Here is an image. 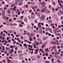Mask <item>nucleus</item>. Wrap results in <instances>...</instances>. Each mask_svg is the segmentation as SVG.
Wrapping results in <instances>:
<instances>
[{
  "label": "nucleus",
  "instance_id": "58",
  "mask_svg": "<svg viewBox=\"0 0 63 63\" xmlns=\"http://www.w3.org/2000/svg\"><path fill=\"white\" fill-rule=\"evenodd\" d=\"M2 24L4 25H6V22H4Z\"/></svg>",
  "mask_w": 63,
  "mask_h": 63
},
{
  "label": "nucleus",
  "instance_id": "2",
  "mask_svg": "<svg viewBox=\"0 0 63 63\" xmlns=\"http://www.w3.org/2000/svg\"><path fill=\"white\" fill-rule=\"evenodd\" d=\"M39 4H41L43 7L44 6L46 5V3L44 2H40L39 3Z\"/></svg>",
  "mask_w": 63,
  "mask_h": 63
},
{
  "label": "nucleus",
  "instance_id": "24",
  "mask_svg": "<svg viewBox=\"0 0 63 63\" xmlns=\"http://www.w3.org/2000/svg\"><path fill=\"white\" fill-rule=\"evenodd\" d=\"M23 45L26 48H27V44H24Z\"/></svg>",
  "mask_w": 63,
  "mask_h": 63
},
{
  "label": "nucleus",
  "instance_id": "7",
  "mask_svg": "<svg viewBox=\"0 0 63 63\" xmlns=\"http://www.w3.org/2000/svg\"><path fill=\"white\" fill-rule=\"evenodd\" d=\"M23 4V3L22 2H20V3H19L18 4V5L19 6H21Z\"/></svg>",
  "mask_w": 63,
  "mask_h": 63
},
{
  "label": "nucleus",
  "instance_id": "51",
  "mask_svg": "<svg viewBox=\"0 0 63 63\" xmlns=\"http://www.w3.org/2000/svg\"><path fill=\"white\" fill-rule=\"evenodd\" d=\"M13 33L15 34H16V32H13Z\"/></svg>",
  "mask_w": 63,
  "mask_h": 63
},
{
  "label": "nucleus",
  "instance_id": "37",
  "mask_svg": "<svg viewBox=\"0 0 63 63\" xmlns=\"http://www.w3.org/2000/svg\"><path fill=\"white\" fill-rule=\"evenodd\" d=\"M46 38L45 37H44L43 38V39L44 40H46Z\"/></svg>",
  "mask_w": 63,
  "mask_h": 63
},
{
  "label": "nucleus",
  "instance_id": "16",
  "mask_svg": "<svg viewBox=\"0 0 63 63\" xmlns=\"http://www.w3.org/2000/svg\"><path fill=\"white\" fill-rule=\"evenodd\" d=\"M20 2V0H15V3H17L19 2Z\"/></svg>",
  "mask_w": 63,
  "mask_h": 63
},
{
  "label": "nucleus",
  "instance_id": "52",
  "mask_svg": "<svg viewBox=\"0 0 63 63\" xmlns=\"http://www.w3.org/2000/svg\"><path fill=\"white\" fill-rule=\"evenodd\" d=\"M23 16H21V17H20V18L21 19H22L23 18Z\"/></svg>",
  "mask_w": 63,
  "mask_h": 63
},
{
  "label": "nucleus",
  "instance_id": "38",
  "mask_svg": "<svg viewBox=\"0 0 63 63\" xmlns=\"http://www.w3.org/2000/svg\"><path fill=\"white\" fill-rule=\"evenodd\" d=\"M5 38L4 37H2V38L1 39V40H5Z\"/></svg>",
  "mask_w": 63,
  "mask_h": 63
},
{
  "label": "nucleus",
  "instance_id": "53",
  "mask_svg": "<svg viewBox=\"0 0 63 63\" xmlns=\"http://www.w3.org/2000/svg\"><path fill=\"white\" fill-rule=\"evenodd\" d=\"M51 5H49V9H51Z\"/></svg>",
  "mask_w": 63,
  "mask_h": 63
},
{
  "label": "nucleus",
  "instance_id": "6",
  "mask_svg": "<svg viewBox=\"0 0 63 63\" xmlns=\"http://www.w3.org/2000/svg\"><path fill=\"white\" fill-rule=\"evenodd\" d=\"M31 58H32V60L33 61H34V60H35V58L34 56H32L31 57Z\"/></svg>",
  "mask_w": 63,
  "mask_h": 63
},
{
  "label": "nucleus",
  "instance_id": "60",
  "mask_svg": "<svg viewBox=\"0 0 63 63\" xmlns=\"http://www.w3.org/2000/svg\"><path fill=\"white\" fill-rule=\"evenodd\" d=\"M11 52H14V50L13 49H12L11 50Z\"/></svg>",
  "mask_w": 63,
  "mask_h": 63
},
{
  "label": "nucleus",
  "instance_id": "64",
  "mask_svg": "<svg viewBox=\"0 0 63 63\" xmlns=\"http://www.w3.org/2000/svg\"><path fill=\"white\" fill-rule=\"evenodd\" d=\"M20 14V11L18 13V15H19Z\"/></svg>",
  "mask_w": 63,
  "mask_h": 63
},
{
  "label": "nucleus",
  "instance_id": "62",
  "mask_svg": "<svg viewBox=\"0 0 63 63\" xmlns=\"http://www.w3.org/2000/svg\"><path fill=\"white\" fill-rule=\"evenodd\" d=\"M18 49L17 48V47H15V50H17Z\"/></svg>",
  "mask_w": 63,
  "mask_h": 63
},
{
  "label": "nucleus",
  "instance_id": "23",
  "mask_svg": "<svg viewBox=\"0 0 63 63\" xmlns=\"http://www.w3.org/2000/svg\"><path fill=\"white\" fill-rule=\"evenodd\" d=\"M16 6H15L14 7V8H13V10L14 11H16Z\"/></svg>",
  "mask_w": 63,
  "mask_h": 63
},
{
  "label": "nucleus",
  "instance_id": "39",
  "mask_svg": "<svg viewBox=\"0 0 63 63\" xmlns=\"http://www.w3.org/2000/svg\"><path fill=\"white\" fill-rule=\"evenodd\" d=\"M35 43H36V45H39V42H36Z\"/></svg>",
  "mask_w": 63,
  "mask_h": 63
},
{
  "label": "nucleus",
  "instance_id": "4",
  "mask_svg": "<svg viewBox=\"0 0 63 63\" xmlns=\"http://www.w3.org/2000/svg\"><path fill=\"white\" fill-rule=\"evenodd\" d=\"M62 14V12L60 11L57 14V15L58 16H60L61 15V14Z\"/></svg>",
  "mask_w": 63,
  "mask_h": 63
},
{
  "label": "nucleus",
  "instance_id": "12",
  "mask_svg": "<svg viewBox=\"0 0 63 63\" xmlns=\"http://www.w3.org/2000/svg\"><path fill=\"white\" fill-rule=\"evenodd\" d=\"M45 16L44 15H42L41 16L42 18V19H45Z\"/></svg>",
  "mask_w": 63,
  "mask_h": 63
},
{
  "label": "nucleus",
  "instance_id": "18",
  "mask_svg": "<svg viewBox=\"0 0 63 63\" xmlns=\"http://www.w3.org/2000/svg\"><path fill=\"white\" fill-rule=\"evenodd\" d=\"M24 21L26 22H27V18H24Z\"/></svg>",
  "mask_w": 63,
  "mask_h": 63
},
{
  "label": "nucleus",
  "instance_id": "26",
  "mask_svg": "<svg viewBox=\"0 0 63 63\" xmlns=\"http://www.w3.org/2000/svg\"><path fill=\"white\" fill-rule=\"evenodd\" d=\"M2 50L3 51H4L5 50V47L4 46H3L2 47Z\"/></svg>",
  "mask_w": 63,
  "mask_h": 63
},
{
  "label": "nucleus",
  "instance_id": "30",
  "mask_svg": "<svg viewBox=\"0 0 63 63\" xmlns=\"http://www.w3.org/2000/svg\"><path fill=\"white\" fill-rule=\"evenodd\" d=\"M58 2L59 3V2H61L62 3H63V1H60L59 0H58Z\"/></svg>",
  "mask_w": 63,
  "mask_h": 63
},
{
  "label": "nucleus",
  "instance_id": "33",
  "mask_svg": "<svg viewBox=\"0 0 63 63\" xmlns=\"http://www.w3.org/2000/svg\"><path fill=\"white\" fill-rule=\"evenodd\" d=\"M10 48H12V49H14V48L13 46L11 45L10 46Z\"/></svg>",
  "mask_w": 63,
  "mask_h": 63
},
{
  "label": "nucleus",
  "instance_id": "46",
  "mask_svg": "<svg viewBox=\"0 0 63 63\" xmlns=\"http://www.w3.org/2000/svg\"><path fill=\"white\" fill-rule=\"evenodd\" d=\"M6 62V61L4 60H3L2 61V62L4 63H5Z\"/></svg>",
  "mask_w": 63,
  "mask_h": 63
},
{
  "label": "nucleus",
  "instance_id": "22",
  "mask_svg": "<svg viewBox=\"0 0 63 63\" xmlns=\"http://www.w3.org/2000/svg\"><path fill=\"white\" fill-rule=\"evenodd\" d=\"M10 12H11V11L10 9H9V10H8L7 11V13H8V14H10Z\"/></svg>",
  "mask_w": 63,
  "mask_h": 63
},
{
  "label": "nucleus",
  "instance_id": "3",
  "mask_svg": "<svg viewBox=\"0 0 63 63\" xmlns=\"http://www.w3.org/2000/svg\"><path fill=\"white\" fill-rule=\"evenodd\" d=\"M41 23H38V27L39 28H41L42 27L41 25H40Z\"/></svg>",
  "mask_w": 63,
  "mask_h": 63
},
{
  "label": "nucleus",
  "instance_id": "44",
  "mask_svg": "<svg viewBox=\"0 0 63 63\" xmlns=\"http://www.w3.org/2000/svg\"><path fill=\"white\" fill-rule=\"evenodd\" d=\"M33 40H36V37H34L33 38Z\"/></svg>",
  "mask_w": 63,
  "mask_h": 63
},
{
  "label": "nucleus",
  "instance_id": "57",
  "mask_svg": "<svg viewBox=\"0 0 63 63\" xmlns=\"http://www.w3.org/2000/svg\"><path fill=\"white\" fill-rule=\"evenodd\" d=\"M3 26L2 25H1L0 26V28H2V27H3Z\"/></svg>",
  "mask_w": 63,
  "mask_h": 63
},
{
  "label": "nucleus",
  "instance_id": "27",
  "mask_svg": "<svg viewBox=\"0 0 63 63\" xmlns=\"http://www.w3.org/2000/svg\"><path fill=\"white\" fill-rule=\"evenodd\" d=\"M19 58L20 60H22L23 59V58L22 56L20 57V58Z\"/></svg>",
  "mask_w": 63,
  "mask_h": 63
},
{
  "label": "nucleus",
  "instance_id": "48",
  "mask_svg": "<svg viewBox=\"0 0 63 63\" xmlns=\"http://www.w3.org/2000/svg\"><path fill=\"white\" fill-rule=\"evenodd\" d=\"M8 58H8V57H7V60L8 61V63H9V60H8Z\"/></svg>",
  "mask_w": 63,
  "mask_h": 63
},
{
  "label": "nucleus",
  "instance_id": "56",
  "mask_svg": "<svg viewBox=\"0 0 63 63\" xmlns=\"http://www.w3.org/2000/svg\"><path fill=\"white\" fill-rule=\"evenodd\" d=\"M23 55V54H20L19 55V56H20V57H21V56H22Z\"/></svg>",
  "mask_w": 63,
  "mask_h": 63
},
{
  "label": "nucleus",
  "instance_id": "55",
  "mask_svg": "<svg viewBox=\"0 0 63 63\" xmlns=\"http://www.w3.org/2000/svg\"><path fill=\"white\" fill-rule=\"evenodd\" d=\"M52 3L53 5H54L55 4V2H52Z\"/></svg>",
  "mask_w": 63,
  "mask_h": 63
},
{
  "label": "nucleus",
  "instance_id": "25",
  "mask_svg": "<svg viewBox=\"0 0 63 63\" xmlns=\"http://www.w3.org/2000/svg\"><path fill=\"white\" fill-rule=\"evenodd\" d=\"M39 32V33L41 34H43V33H42V30H40Z\"/></svg>",
  "mask_w": 63,
  "mask_h": 63
},
{
  "label": "nucleus",
  "instance_id": "31",
  "mask_svg": "<svg viewBox=\"0 0 63 63\" xmlns=\"http://www.w3.org/2000/svg\"><path fill=\"white\" fill-rule=\"evenodd\" d=\"M57 42H53V44L54 45H57Z\"/></svg>",
  "mask_w": 63,
  "mask_h": 63
},
{
  "label": "nucleus",
  "instance_id": "21",
  "mask_svg": "<svg viewBox=\"0 0 63 63\" xmlns=\"http://www.w3.org/2000/svg\"><path fill=\"white\" fill-rule=\"evenodd\" d=\"M6 50L8 51H9L10 50V48H7V47H6Z\"/></svg>",
  "mask_w": 63,
  "mask_h": 63
},
{
  "label": "nucleus",
  "instance_id": "10",
  "mask_svg": "<svg viewBox=\"0 0 63 63\" xmlns=\"http://www.w3.org/2000/svg\"><path fill=\"white\" fill-rule=\"evenodd\" d=\"M43 9H44L45 10H46L47 8V7L46 6H44L43 7Z\"/></svg>",
  "mask_w": 63,
  "mask_h": 63
},
{
  "label": "nucleus",
  "instance_id": "14",
  "mask_svg": "<svg viewBox=\"0 0 63 63\" xmlns=\"http://www.w3.org/2000/svg\"><path fill=\"white\" fill-rule=\"evenodd\" d=\"M35 2L33 1V2H31V4L32 5H33L35 4Z\"/></svg>",
  "mask_w": 63,
  "mask_h": 63
},
{
  "label": "nucleus",
  "instance_id": "47",
  "mask_svg": "<svg viewBox=\"0 0 63 63\" xmlns=\"http://www.w3.org/2000/svg\"><path fill=\"white\" fill-rule=\"evenodd\" d=\"M43 44V42H39V44L40 45H42Z\"/></svg>",
  "mask_w": 63,
  "mask_h": 63
},
{
  "label": "nucleus",
  "instance_id": "50",
  "mask_svg": "<svg viewBox=\"0 0 63 63\" xmlns=\"http://www.w3.org/2000/svg\"><path fill=\"white\" fill-rule=\"evenodd\" d=\"M17 26V24L16 23H14L13 24V26Z\"/></svg>",
  "mask_w": 63,
  "mask_h": 63
},
{
  "label": "nucleus",
  "instance_id": "13",
  "mask_svg": "<svg viewBox=\"0 0 63 63\" xmlns=\"http://www.w3.org/2000/svg\"><path fill=\"white\" fill-rule=\"evenodd\" d=\"M45 51H47V52H50V51L49 50L48 48H46L45 49Z\"/></svg>",
  "mask_w": 63,
  "mask_h": 63
},
{
  "label": "nucleus",
  "instance_id": "41",
  "mask_svg": "<svg viewBox=\"0 0 63 63\" xmlns=\"http://www.w3.org/2000/svg\"><path fill=\"white\" fill-rule=\"evenodd\" d=\"M25 7L26 8H28V4H26V6H25Z\"/></svg>",
  "mask_w": 63,
  "mask_h": 63
},
{
  "label": "nucleus",
  "instance_id": "49",
  "mask_svg": "<svg viewBox=\"0 0 63 63\" xmlns=\"http://www.w3.org/2000/svg\"><path fill=\"white\" fill-rule=\"evenodd\" d=\"M52 28L53 29L55 28V26H52Z\"/></svg>",
  "mask_w": 63,
  "mask_h": 63
},
{
  "label": "nucleus",
  "instance_id": "61",
  "mask_svg": "<svg viewBox=\"0 0 63 63\" xmlns=\"http://www.w3.org/2000/svg\"><path fill=\"white\" fill-rule=\"evenodd\" d=\"M20 26L21 27H23V26L21 24H20Z\"/></svg>",
  "mask_w": 63,
  "mask_h": 63
},
{
  "label": "nucleus",
  "instance_id": "1",
  "mask_svg": "<svg viewBox=\"0 0 63 63\" xmlns=\"http://www.w3.org/2000/svg\"><path fill=\"white\" fill-rule=\"evenodd\" d=\"M52 54L53 55H54L55 54V55H57V54H59V52H58L56 50H55V52H52Z\"/></svg>",
  "mask_w": 63,
  "mask_h": 63
},
{
  "label": "nucleus",
  "instance_id": "63",
  "mask_svg": "<svg viewBox=\"0 0 63 63\" xmlns=\"http://www.w3.org/2000/svg\"><path fill=\"white\" fill-rule=\"evenodd\" d=\"M50 44H53V42L52 41H51L50 42Z\"/></svg>",
  "mask_w": 63,
  "mask_h": 63
},
{
  "label": "nucleus",
  "instance_id": "19",
  "mask_svg": "<svg viewBox=\"0 0 63 63\" xmlns=\"http://www.w3.org/2000/svg\"><path fill=\"white\" fill-rule=\"evenodd\" d=\"M34 45L33 48H37V47L36 46V44H35L34 43V45Z\"/></svg>",
  "mask_w": 63,
  "mask_h": 63
},
{
  "label": "nucleus",
  "instance_id": "43",
  "mask_svg": "<svg viewBox=\"0 0 63 63\" xmlns=\"http://www.w3.org/2000/svg\"><path fill=\"white\" fill-rule=\"evenodd\" d=\"M18 62L16 61H14V63H17Z\"/></svg>",
  "mask_w": 63,
  "mask_h": 63
},
{
  "label": "nucleus",
  "instance_id": "54",
  "mask_svg": "<svg viewBox=\"0 0 63 63\" xmlns=\"http://www.w3.org/2000/svg\"><path fill=\"white\" fill-rule=\"evenodd\" d=\"M7 9V8L6 7H5L4 8V9L5 10H6V9Z\"/></svg>",
  "mask_w": 63,
  "mask_h": 63
},
{
  "label": "nucleus",
  "instance_id": "59",
  "mask_svg": "<svg viewBox=\"0 0 63 63\" xmlns=\"http://www.w3.org/2000/svg\"><path fill=\"white\" fill-rule=\"evenodd\" d=\"M9 39V37H7V40H8Z\"/></svg>",
  "mask_w": 63,
  "mask_h": 63
},
{
  "label": "nucleus",
  "instance_id": "9",
  "mask_svg": "<svg viewBox=\"0 0 63 63\" xmlns=\"http://www.w3.org/2000/svg\"><path fill=\"white\" fill-rule=\"evenodd\" d=\"M57 16V15L56 14H54L52 15V17L54 18H56Z\"/></svg>",
  "mask_w": 63,
  "mask_h": 63
},
{
  "label": "nucleus",
  "instance_id": "15",
  "mask_svg": "<svg viewBox=\"0 0 63 63\" xmlns=\"http://www.w3.org/2000/svg\"><path fill=\"white\" fill-rule=\"evenodd\" d=\"M22 51L21 50H18V53H22Z\"/></svg>",
  "mask_w": 63,
  "mask_h": 63
},
{
  "label": "nucleus",
  "instance_id": "35",
  "mask_svg": "<svg viewBox=\"0 0 63 63\" xmlns=\"http://www.w3.org/2000/svg\"><path fill=\"white\" fill-rule=\"evenodd\" d=\"M5 10H3L2 11V14H4V13H5Z\"/></svg>",
  "mask_w": 63,
  "mask_h": 63
},
{
  "label": "nucleus",
  "instance_id": "20",
  "mask_svg": "<svg viewBox=\"0 0 63 63\" xmlns=\"http://www.w3.org/2000/svg\"><path fill=\"white\" fill-rule=\"evenodd\" d=\"M29 40L30 41H32L33 40V39H32V38L30 37L29 38Z\"/></svg>",
  "mask_w": 63,
  "mask_h": 63
},
{
  "label": "nucleus",
  "instance_id": "5",
  "mask_svg": "<svg viewBox=\"0 0 63 63\" xmlns=\"http://www.w3.org/2000/svg\"><path fill=\"white\" fill-rule=\"evenodd\" d=\"M50 28H46L45 29V31H46V32H47L48 31V30H50Z\"/></svg>",
  "mask_w": 63,
  "mask_h": 63
},
{
  "label": "nucleus",
  "instance_id": "36",
  "mask_svg": "<svg viewBox=\"0 0 63 63\" xmlns=\"http://www.w3.org/2000/svg\"><path fill=\"white\" fill-rule=\"evenodd\" d=\"M37 11L38 12H39L40 11V10L39 9H38L37 10Z\"/></svg>",
  "mask_w": 63,
  "mask_h": 63
},
{
  "label": "nucleus",
  "instance_id": "29",
  "mask_svg": "<svg viewBox=\"0 0 63 63\" xmlns=\"http://www.w3.org/2000/svg\"><path fill=\"white\" fill-rule=\"evenodd\" d=\"M49 32H52V29H50L49 30Z\"/></svg>",
  "mask_w": 63,
  "mask_h": 63
},
{
  "label": "nucleus",
  "instance_id": "17",
  "mask_svg": "<svg viewBox=\"0 0 63 63\" xmlns=\"http://www.w3.org/2000/svg\"><path fill=\"white\" fill-rule=\"evenodd\" d=\"M31 47V46H30V45L29 46H28V47L29 48V50H32L31 48H30Z\"/></svg>",
  "mask_w": 63,
  "mask_h": 63
},
{
  "label": "nucleus",
  "instance_id": "32",
  "mask_svg": "<svg viewBox=\"0 0 63 63\" xmlns=\"http://www.w3.org/2000/svg\"><path fill=\"white\" fill-rule=\"evenodd\" d=\"M27 43H29L30 44H31L32 43V42H31L30 41H28L27 42Z\"/></svg>",
  "mask_w": 63,
  "mask_h": 63
},
{
  "label": "nucleus",
  "instance_id": "45",
  "mask_svg": "<svg viewBox=\"0 0 63 63\" xmlns=\"http://www.w3.org/2000/svg\"><path fill=\"white\" fill-rule=\"evenodd\" d=\"M53 31L54 33H56V31L55 30H53Z\"/></svg>",
  "mask_w": 63,
  "mask_h": 63
},
{
  "label": "nucleus",
  "instance_id": "8",
  "mask_svg": "<svg viewBox=\"0 0 63 63\" xmlns=\"http://www.w3.org/2000/svg\"><path fill=\"white\" fill-rule=\"evenodd\" d=\"M31 28V26L30 25H29L28 26V27L27 28V29L28 30H29Z\"/></svg>",
  "mask_w": 63,
  "mask_h": 63
},
{
  "label": "nucleus",
  "instance_id": "34",
  "mask_svg": "<svg viewBox=\"0 0 63 63\" xmlns=\"http://www.w3.org/2000/svg\"><path fill=\"white\" fill-rule=\"evenodd\" d=\"M7 53V51L5 50L4 51V53H5V54H6V53Z\"/></svg>",
  "mask_w": 63,
  "mask_h": 63
},
{
  "label": "nucleus",
  "instance_id": "40",
  "mask_svg": "<svg viewBox=\"0 0 63 63\" xmlns=\"http://www.w3.org/2000/svg\"><path fill=\"white\" fill-rule=\"evenodd\" d=\"M45 55L47 56H48V54L47 53H45Z\"/></svg>",
  "mask_w": 63,
  "mask_h": 63
},
{
  "label": "nucleus",
  "instance_id": "28",
  "mask_svg": "<svg viewBox=\"0 0 63 63\" xmlns=\"http://www.w3.org/2000/svg\"><path fill=\"white\" fill-rule=\"evenodd\" d=\"M56 46H54V47H52V48L53 49H55L56 48Z\"/></svg>",
  "mask_w": 63,
  "mask_h": 63
},
{
  "label": "nucleus",
  "instance_id": "42",
  "mask_svg": "<svg viewBox=\"0 0 63 63\" xmlns=\"http://www.w3.org/2000/svg\"><path fill=\"white\" fill-rule=\"evenodd\" d=\"M34 8H35L36 9H37V6H35Z\"/></svg>",
  "mask_w": 63,
  "mask_h": 63
},
{
  "label": "nucleus",
  "instance_id": "11",
  "mask_svg": "<svg viewBox=\"0 0 63 63\" xmlns=\"http://www.w3.org/2000/svg\"><path fill=\"white\" fill-rule=\"evenodd\" d=\"M46 12V10H45V9H43V10L41 11V12L43 13H44Z\"/></svg>",
  "mask_w": 63,
  "mask_h": 63
}]
</instances>
